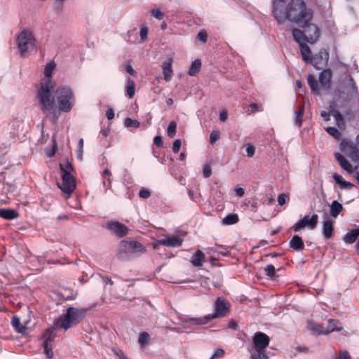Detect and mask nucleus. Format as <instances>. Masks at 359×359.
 <instances>
[{
    "mask_svg": "<svg viewBox=\"0 0 359 359\" xmlns=\"http://www.w3.org/2000/svg\"><path fill=\"white\" fill-rule=\"evenodd\" d=\"M340 148L353 161H359V145L351 141L342 140Z\"/></svg>",
    "mask_w": 359,
    "mask_h": 359,
    "instance_id": "obj_13",
    "label": "nucleus"
},
{
    "mask_svg": "<svg viewBox=\"0 0 359 359\" xmlns=\"http://www.w3.org/2000/svg\"><path fill=\"white\" fill-rule=\"evenodd\" d=\"M201 67V61L200 59H196L191 65L189 70V75L191 76H196Z\"/></svg>",
    "mask_w": 359,
    "mask_h": 359,
    "instance_id": "obj_31",
    "label": "nucleus"
},
{
    "mask_svg": "<svg viewBox=\"0 0 359 359\" xmlns=\"http://www.w3.org/2000/svg\"><path fill=\"white\" fill-rule=\"evenodd\" d=\"M148 27L146 26H142L140 30V35L141 41L143 42L147 39Z\"/></svg>",
    "mask_w": 359,
    "mask_h": 359,
    "instance_id": "obj_47",
    "label": "nucleus"
},
{
    "mask_svg": "<svg viewBox=\"0 0 359 359\" xmlns=\"http://www.w3.org/2000/svg\"><path fill=\"white\" fill-rule=\"evenodd\" d=\"M330 215L332 217H337L343 210V206L337 201H334L330 205Z\"/></svg>",
    "mask_w": 359,
    "mask_h": 359,
    "instance_id": "obj_26",
    "label": "nucleus"
},
{
    "mask_svg": "<svg viewBox=\"0 0 359 359\" xmlns=\"http://www.w3.org/2000/svg\"><path fill=\"white\" fill-rule=\"evenodd\" d=\"M56 67V63L50 61L44 68V77L41 78L36 88V99L41 111H49L55 104V97L53 95L55 83L52 80V74Z\"/></svg>",
    "mask_w": 359,
    "mask_h": 359,
    "instance_id": "obj_1",
    "label": "nucleus"
},
{
    "mask_svg": "<svg viewBox=\"0 0 359 359\" xmlns=\"http://www.w3.org/2000/svg\"><path fill=\"white\" fill-rule=\"evenodd\" d=\"M287 199H288L287 195H286L285 194H281L278 195L277 201H278V204L282 206L286 203V201Z\"/></svg>",
    "mask_w": 359,
    "mask_h": 359,
    "instance_id": "obj_52",
    "label": "nucleus"
},
{
    "mask_svg": "<svg viewBox=\"0 0 359 359\" xmlns=\"http://www.w3.org/2000/svg\"><path fill=\"white\" fill-rule=\"evenodd\" d=\"M190 262L192 264V265L194 266H202V251L201 250H198L194 253V255L192 256Z\"/></svg>",
    "mask_w": 359,
    "mask_h": 359,
    "instance_id": "obj_35",
    "label": "nucleus"
},
{
    "mask_svg": "<svg viewBox=\"0 0 359 359\" xmlns=\"http://www.w3.org/2000/svg\"><path fill=\"white\" fill-rule=\"evenodd\" d=\"M83 312L76 308L69 307L67 309L66 314L60 316L57 320V327L68 330L74 325H76L83 316Z\"/></svg>",
    "mask_w": 359,
    "mask_h": 359,
    "instance_id": "obj_9",
    "label": "nucleus"
},
{
    "mask_svg": "<svg viewBox=\"0 0 359 359\" xmlns=\"http://www.w3.org/2000/svg\"><path fill=\"white\" fill-rule=\"evenodd\" d=\"M265 270V274L266 276L269 277H273L274 276L276 273V269L275 267L272 264H269L266 266V267L264 269Z\"/></svg>",
    "mask_w": 359,
    "mask_h": 359,
    "instance_id": "obj_49",
    "label": "nucleus"
},
{
    "mask_svg": "<svg viewBox=\"0 0 359 359\" xmlns=\"http://www.w3.org/2000/svg\"><path fill=\"white\" fill-rule=\"evenodd\" d=\"M325 130L328 134L334 137L337 140H339L341 138V133L334 127H327L325 128Z\"/></svg>",
    "mask_w": 359,
    "mask_h": 359,
    "instance_id": "obj_41",
    "label": "nucleus"
},
{
    "mask_svg": "<svg viewBox=\"0 0 359 359\" xmlns=\"http://www.w3.org/2000/svg\"><path fill=\"white\" fill-rule=\"evenodd\" d=\"M73 170L72 164L67 161L66 168L60 165L62 182L57 183L58 187L65 194L70 195L76 188V182L70 172Z\"/></svg>",
    "mask_w": 359,
    "mask_h": 359,
    "instance_id": "obj_10",
    "label": "nucleus"
},
{
    "mask_svg": "<svg viewBox=\"0 0 359 359\" xmlns=\"http://www.w3.org/2000/svg\"><path fill=\"white\" fill-rule=\"evenodd\" d=\"M151 191L147 188L142 187L138 193L139 197L142 199H147L151 196Z\"/></svg>",
    "mask_w": 359,
    "mask_h": 359,
    "instance_id": "obj_43",
    "label": "nucleus"
},
{
    "mask_svg": "<svg viewBox=\"0 0 359 359\" xmlns=\"http://www.w3.org/2000/svg\"><path fill=\"white\" fill-rule=\"evenodd\" d=\"M43 348V353L46 355L47 359H51L53 357V352L52 346H42Z\"/></svg>",
    "mask_w": 359,
    "mask_h": 359,
    "instance_id": "obj_48",
    "label": "nucleus"
},
{
    "mask_svg": "<svg viewBox=\"0 0 359 359\" xmlns=\"http://www.w3.org/2000/svg\"><path fill=\"white\" fill-rule=\"evenodd\" d=\"M181 141L180 140H175L174 142H173V144H172V151L173 153L176 154L177 153L180 149V147H181Z\"/></svg>",
    "mask_w": 359,
    "mask_h": 359,
    "instance_id": "obj_53",
    "label": "nucleus"
},
{
    "mask_svg": "<svg viewBox=\"0 0 359 359\" xmlns=\"http://www.w3.org/2000/svg\"><path fill=\"white\" fill-rule=\"evenodd\" d=\"M53 95L55 97L53 109L49 111L42 112L47 116L51 115L53 121L56 122L62 112L69 113L73 109L76 104V97L72 87L65 84L55 87Z\"/></svg>",
    "mask_w": 359,
    "mask_h": 359,
    "instance_id": "obj_3",
    "label": "nucleus"
},
{
    "mask_svg": "<svg viewBox=\"0 0 359 359\" xmlns=\"http://www.w3.org/2000/svg\"><path fill=\"white\" fill-rule=\"evenodd\" d=\"M332 177L333 179L335 180L336 183L339 184L341 187L343 189H350L353 187V184L352 183L344 180L341 175L337 173H334Z\"/></svg>",
    "mask_w": 359,
    "mask_h": 359,
    "instance_id": "obj_30",
    "label": "nucleus"
},
{
    "mask_svg": "<svg viewBox=\"0 0 359 359\" xmlns=\"http://www.w3.org/2000/svg\"><path fill=\"white\" fill-rule=\"evenodd\" d=\"M355 97L359 100L357 83L349 74L345 72L340 76L337 82L332 103L336 106L346 107Z\"/></svg>",
    "mask_w": 359,
    "mask_h": 359,
    "instance_id": "obj_5",
    "label": "nucleus"
},
{
    "mask_svg": "<svg viewBox=\"0 0 359 359\" xmlns=\"http://www.w3.org/2000/svg\"><path fill=\"white\" fill-rule=\"evenodd\" d=\"M292 39L299 47L300 53L304 61L311 59V50L306 43H315L320 36V29L316 24H302L301 29L292 28Z\"/></svg>",
    "mask_w": 359,
    "mask_h": 359,
    "instance_id": "obj_4",
    "label": "nucleus"
},
{
    "mask_svg": "<svg viewBox=\"0 0 359 359\" xmlns=\"http://www.w3.org/2000/svg\"><path fill=\"white\" fill-rule=\"evenodd\" d=\"M55 334L53 330L51 329L46 330L42 335V346H52V343L54 341Z\"/></svg>",
    "mask_w": 359,
    "mask_h": 359,
    "instance_id": "obj_24",
    "label": "nucleus"
},
{
    "mask_svg": "<svg viewBox=\"0 0 359 359\" xmlns=\"http://www.w3.org/2000/svg\"><path fill=\"white\" fill-rule=\"evenodd\" d=\"M135 93V85L134 81L128 78L127 79V83L126 86V95L128 96V97L132 98Z\"/></svg>",
    "mask_w": 359,
    "mask_h": 359,
    "instance_id": "obj_33",
    "label": "nucleus"
},
{
    "mask_svg": "<svg viewBox=\"0 0 359 359\" xmlns=\"http://www.w3.org/2000/svg\"><path fill=\"white\" fill-rule=\"evenodd\" d=\"M176 128L177 123L175 121L170 122L167 130V134L170 137H173L175 135Z\"/></svg>",
    "mask_w": 359,
    "mask_h": 359,
    "instance_id": "obj_42",
    "label": "nucleus"
},
{
    "mask_svg": "<svg viewBox=\"0 0 359 359\" xmlns=\"http://www.w3.org/2000/svg\"><path fill=\"white\" fill-rule=\"evenodd\" d=\"M109 133V128H102L100 132V136H101L102 138H104V137H107Z\"/></svg>",
    "mask_w": 359,
    "mask_h": 359,
    "instance_id": "obj_63",
    "label": "nucleus"
},
{
    "mask_svg": "<svg viewBox=\"0 0 359 359\" xmlns=\"http://www.w3.org/2000/svg\"><path fill=\"white\" fill-rule=\"evenodd\" d=\"M332 114L331 109L330 108V111H322L320 113V116L323 118L325 121H329L330 118V115Z\"/></svg>",
    "mask_w": 359,
    "mask_h": 359,
    "instance_id": "obj_59",
    "label": "nucleus"
},
{
    "mask_svg": "<svg viewBox=\"0 0 359 359\" xmlns=\"http://www.w3.org/2000/svg\"><path fill=\"white\" fill-rule=\"evenodd\" d=\"M245 147L247 156L248 157H252L255 153V147L250 144H245Z\"/></svg>",
    "mask_w": 359,
    "mask_h": 359,
    "instance_id": "obj_50",
    "label": "nucleus"
},
{
    "mask_svg": "<svg viewBox=\"0 0 359 359\" xmlns=\"http://www.w3.org/2000/svg\"><path fill=\"white\" fill-rule=\"evenodd\" d=\"M337 359H351V356L346 351H340Z\"/></svg>",
    "mask_w": 359,
    "mask_h": 359,
    "instance_id": "obj_57",
    "label": "nucleus"
},
{
    "mask_svg": "<svg viewBox=\"0 0 359 359\" xmlns=\"http://www.w3.org/2000/svg\"><path fill=\"white\" fill-rule=\"evenodd\" d=\"M332 77V71L330 69H323L319 74V83L321 88L326 89L329 87Z\"/></svg>",
    "mask_w": 359,
    "mask_h": 359,
    "instance_id": "obj_17",
    "label": "nucleus"
},
{
    "mask_svg": "<svg viewBox=\"0 0 359 359\" xmlns=\"http://www.w3.org/2000/svg\"><path fill=\"white\" fill-rule=\"evenodd\" d=\"M137 39V31L136 29L128 31V38L126 40L129 43H133Z\"/></svg>",
    "mask_w": 359,
    "mask_h": 359,
    "instance_id": "obj_44",
    "label": "nucleus"
},
{
    "mask_svg": "<svg viewBox=\"0 0 359 359\" xmlns=\"http://www.w3.org/2000/svg\"><path fill=\"white\" fill-rule=\"evenodd\" d=\"M273 14L278 22H309L313 15L302 0H291L285 8L282 5L273 8Z\"/></svg>",
    "mask_w": 359,
    "mask_h": 359,
    "instance_id": "obj_2",
    "label": "nucleus"
},
{
    "mask_svg": "<svg viewBox=\"0 0 359 359\" xmlns=\"http://www.w3.org/2000/svg\"><path fill=\"white\" fill-rule=\"evenodd\" d=\"M125 70L126 71V72H128L129 74H130L132 76H135L136 74L135 70L133 69V67L129 62H127L126 64Z\"/></svg>",
    "mask_w": 359,
    "mask_h": 359,
    "instance_id": "obj_55",
    "label": "nucleus"
},
{
    "mask_svg": "<svg viewBox=\"0 0 359 359\" xmlns=\"http://www.w3.org/2000/svg\"><path fill=\"white\" fill-rule=\"evenodd\" d=\"M333 231V225L330 219H326L323 225V233L325 238L331 237Z\"/></svg>",
    "mask_w": 359,
    "mask_h": 359,
    "instance_id": "obj_28",
    "label": "nucleus"
},
{
    "mask_svg": "<svg viewBox=\"0 0 359 359\" xmlns=\"http://www.w3.org/2000/svg\"><path fill=\"white\" fill-rule=\"evenodd\" d=\"M180 320L182 323H188L190 325H198L202 323V320L200 318H192L187 316H180Z\"/></svg>",
    "mask_w": 359,
    "mask_h": 359,
    "instance_id": "obj_32",
    "label": "nucleus"
},
{
    "mask_svg": "<svg viewBox=\"0 0 359 359\" xmlns=\"http://www.w3.org/2000/svg\"><path fill=\"white\" fill-rule=\"evenodd\" d=\"M151 15L157 20H161L164 17V13L158 8L153 9L151 11Z\"/></svg>",
    "mask_w": 359,
    "mask_h": 359,
    "instance_id": "obj_45",
    "label": "nucleus"
},
{
    "mask_svg": "<svg viewBox=\"0 0 359 359\" xmlns=\"http://www.w3.org/2000/svg\"><path fill=\"white\" fill-rule=\"evenodd\" d=\"M111 180H110V178H109V177H104V180H103V187H104L106 189H111Z\"/></svg>",
    "mask_w": 359,
    "mask_h": 359,
    "instance_id": "obj_58",
    "label": "nucleus"
},
{
    "mask_svg": "<svg viewBox=\"0 0 359 359\" xmlns=\"http://www.w3.org/2000/svg\"><path fill=\"white\" fill-rule=\"evenodd\" d=\"M269 337L265 333L257 332L252 337L255 350L251 351L252 359H268L265 349L269 346Z\"/></svg>",
    "mask_w": 359,
    "mask_h": 359,
    "instance_id": "obj_8",
    "label": "nucleus"
},
{
    "mask_svg": "<svg viewBox=\"0 0 359 359\" xmlns=\"http://www.w3.org/2000/svg\"><path fill=\"white\" fill-rule=\"evenodd\" d=\"M359 236V229H351L346 233L344 238V241L346 243H353Z\"/></svg>",
    "mask_w": 359,
    "mask_h": 359,
    "instance_id": "obj_25",
    "label": "nucleus"
},
{
    "mask_svg": "<svg viewBox=\"0 0 359 359\" xmlns=\"http://www.w3.org/2000/svg\"><path fill=\"white\" fill-rule=\"evenodd\" d=\"M183 241L184 239L181 236L172 235L163 239L156 241L154 244V248H156L159 245L177 248L182 245Z\"/></svg>",
    "mask_w": 359,
    "mask_h": 359,
    "instance_id": "obj_16",
    "label": "nucleus"
},
{
    "mask_svg": "<svg viewBox=\"0 0 359 359\" xmlns=\"http://www.w3.org/2000/svg\"><path fill=\"white\" fill-rule=\"evenodd\" d=\"M334 156L339 165L348 173L353 172L352 165L340 153H335Z\"/></svg>",
    "mask_w": 359,
    "mask_h": 359,
    "instance_id": "obj_20",
    "label": "nucleus"
},
{
    "mask_svg": "<svg viewBox=\"0 0 359 359\" xmlns=\"http://www.w3.org/2000/svg\"><path fill=\"white\" fill-rule=\"evenodd\" d=\"M172 59L169 58L167 61L164 62L162 65V72L164 76V79L166 81H170L172 76Z\"/></svg>",
    "mask_w": 359,
    "mask_h": 359,
    "instance_id": "obj_21",
    "label": "nucleus"
},
{
    "mask_svg": "<svg viewBox=\"0 0 359 359\" xmlns=\"http://www.w3.org/2000/svg\"><path fill=\"white\" fill-rule=\"evenodd\" d=\"M228 118L227 111L224 110L219 113V120L224 122Z\"/></svg>",
    "mask_w": 359,
    "mask_h": 359,
    "instance_id": "obj_62",
    "label": "nucleus"
},
{
    "mask_svg": "<svg viewBox=\"0 0 359 359\" xmlns=\"http://www.w3.org/2000/svg\"><path fill=\"white\" fill-rule=\"evenodd\" d=\"M308 84L310 86L311 91L316 94H319V86L318 84V81L316 80V77L312 75L309 74L307 78Z\"/></svg>",
    "mask_w": 359,
    "mask_h": 359,
    "instance_id": "obj_29",
    "label": "nucleus"
},
{
    "mask_svg": "<svg viewBox=\"0 0 359 359\" xmlns=\"http://www.w3.org/2000/svg\"><path fill=\"white\" fill-rule=\"evenodd\" d=\"M124 125L128 128H139L140 123L137 120L132 119L130 118H126L124 121Z\"/></svg>",
    "mask_w": 359,
    "mask_h": 359,
    "instance_id": "obj_40",
    "label": "nucleus"
},
{
    "mask_svg": "<svg viewBox=\"0 0 359 359\" xmlns=\"http://www.w3.org/2000/svg\"><path fill=\"white\" fill-rule=\"evenodd\" d=\"M238 217L237 214H229L222 219V224L224 225H232L237 223Z\"/></svg>",
    "mask_w": 359,
    "mask_h": 359,
    "instance_id": "obj_37",
    "label": "nucleus"
},
{
    "mask_svg": "<svg viewBox=\"0 0 359 359\" xmlns=\"http://www.w3.org/2000/svg\"><path fill=\"white\" fill-rule=\"evenodd\" d=\"M307 327L310 331L315 334L325 335V328L313 320L309 321Z\"/></svg>",
    "mask_w": 359,
    "mask_h": 359,
    "instance_id": "obj_27",
    "label": "nucleus"
},
{
    "mask_svg": "<svg viewBox=\"0 0 359 359\" xmlns=\"http://www.w3.org/2000/svg\"><path fill=\"white\" fill-rule=\"evenodd\" d=\"M154 143L158 147H161L163 144L162 138L161 136L157 135L154 138Z\"/></svg>",
    "mask_w": 359,
    "mask_h": 359,
    "instance_id": "obj_60",
    "label": "nucleus"
},
{
    "mask_svg": "<svg viewBox=\"0 0 359 359\" xmlns=\"http://www.w3.org/2000/svg\"><path fill=\"white\" fill-rule=\"evenodd\" d=\"M238 327L237 323L231 319L229 321V327L231 330H236Z\"/></svg>",
    "mask_w": 359,
    "mask_h": 359,
    "instance_id": "obj_64",
    "label": "nucleus"
},
{
    "mask_svg": "<svg viewBox=\"0 0 359 359\" xmlns=\"http://www.w3.org/2000/svg\"><path fill=\"white\" fill-rule=\"evenodd\" d=\"M318 222V216L317 215L315 214L312 216L305 215L302 219L297 222L291 229L295 232H299L304 228L313 229L316 227Z\"/></svg>",
    "mask_w": 359,
    "mask_h": 359,
    "instance_id": "obj_12",
    "label": "nucleus"
},
{
    "mask_svg": "<svg viewBox=\"0 0 359 359\" xmlns=\"http://www.w3.org/2000/svg\"><path fill=\"white\" fill-rule=\"evenodd\" d=\"M18 212L14 209L0 208V217L3 219L12 220L18 218Z\"/></svg>",
    "mask_w": 359,
    "mask_h": 359,
    "instance_id": "obj_23",
    "label": "nucleus"
},
{
    "mask_svg": "<svg viewBox=\"0 0 359 359\" xmlns=\"http://www.w3.org/2000/svg\"><path fill=\"white\" fill-rule=\"evenodd\" d=\"M224 353L222 348L217 349L208 359H215L222 357Z\"/></svg>",
    "mask_w": 359,
    "mask_h": 359,
    "instance_id": "obj_51",
    "label": "nucleus"
},
{
    "mask_svg": "<svg viewBox=\"0 0 359 359\" xmlns=\"http://www.w3.org/2000/svg\"><path fill=\"white\" fill-rule=\"evenodd\" d=\"M212 173L211 168L209 165L203 167V177H209Z\"/></svg>",
    "mask_w": 359,
    "mask_h": 359,
    "instance_id": "obj_56",
    "label": "nucleus"
},
{
    "mask_svg": "<svg viewBox=\"0 0 359 359\" xmlns=\"http://www.w3.org/2000/svg\"><path fill=\"white\" fill-rule=\"evenodd\" d=\"M304 113V104H302L298 110V111L295 112V117H294V125L297 126L298 127H301L302 124V116Z\"/></svg>",
    "mask_w": 359,
    "mask_h": 359,
    "instance_id": "obj_36",
    "label": "nucleus"
},
{
    "mask_svg": "<svg viewBox=\"0 0 359 359\" xmlns=\"http://www.w3.org/2000/svg\"><path fill=\"white\" fill-rule=\"evenodd\" d=\"M149 339V334L147 332H142L139 335L138 343L140 344L142 347H143L147 344Z\"/></svg>",
    "mask_w": 359,
    "mask_h": 359,
    "instance_id": "obj_39",
    "label": "nucleus"
},
{
    "mask_svg": "<svg viewBox=\"0 0 359 359\" xmlns=\"http://www.w3.org/2000/svg\"><path fill=\"white\" fill-rule=\"evenodd\" d=\"M337 107H338V106L334 105L333 103H332L330 105V108L331 109L332 115L333 116V117L336 121L337 126H338L339 128L343 129L345 126V122H344V118H343V116L341 115V114L338 110L336 109ZM339 107H340L339 106Z\"/></svg>",
    "mask_w": 359,
    "mask_h": 359,
    "instance_id": "obj_19",
    "label": "nucleus"
},
{
    "mask_svg": "<svg viewBox=\"0 0 359 359\" xmlns=\"http://www.w3.org/2000/svg\"><path fill=\"white\" fill-rule=\"evenodd\" d=\"M328 60L329 53L327 50L321 48L317 54L313 56L311 55V60L304 62L311 63L316 69H321L327 65Z\"/></svg>",
    "mask_w": 359,
    "mask_h": 359,
    "instance_id": "obj_14",
    "label": "nucleus"
},
{
    "mask_svg": "<svg viewBox=\"0 0 359 359\" xmlns=\"http://www.w3.org/2000/svg\"><path fill=\"white\" fill-rule=\"evenodd\" d=\"M107 118L109 120H111L114 118V111L111 108H109L106 112Z\"/></svg>",
    "mask_w": 359,
    "mask_h": 359,
    "instance_id": "obj_61",
    "label": "nucleus"
},
{
    "mask_svg": "<svg viewBox=\"0 0 359 359\" xmlns=\"http://www.w3.org/2000/svg\"><path fill=\"white\" fill-rule=\"evenodd\" d=\"M220 133L218 130H213L210 135V143L214 144L219 138Z\"/></svg>",
    "mask_w": 359,
    "mask_h": 359,
    "instance_id": "obj_46",
    "label": "nucleus"
},
{
    "mask_svg": "<svg viewBox=\"0 0 359 359\" xmlns=\"http://www.w3.org/2000/svg\"><path fill=\"white\" fill-rule=\"evenodd\" d=\"M233 193L236 196L242 197L245 194V189L240 187H236L233 189Z\"/></svg>",
    "mask_w": 359,
    "mask_h": 359,
    "instance_id": "obj_54",
    "label": "nucleus"
},
{
    "mask_svg": "<svg viewBox=\"0 0 359 359\" xmlns=\"http://www.w3.org/2000/svg\"><path fill=\"white\" fill-rule=\"evenodd\" d=\"M146 248L140 242L133 240H123L118 244V252L122 259L138 257L144 253Z\"/></svg>",
    "mask_w": 359,
    "mask_h": 359,
    "instance_id": "obj_7",
    "label": "nucleus"
},
{
    "mask_svg": "<svg viewBox=\"0 0 359 359\" xmlns=\"http://www.w3.org/2000/svg\"><path fill=\"white\" fill-rule=\"evenodd\" d=\"M289 246L293 251L296 252L303 250L305 248V245L302 238L298 235H294L290 239L289 242Z\"/></svg>",
    "mask_w": 359,
    "mask_h": 359,
    "instance_id": "obj_18",
    "label": "nucleus"
},
{
    "mask_svg": "<svg viewBox=\"0 0 359 359\" xmlns=\"http://www.w3.org/2000/svg\"><path fill=\"white\" fill-rule=\"evenodd\" d=\"M170 175L181 184H185V179L177 168H169Z\"/></svg>",
    "mask_w": 359,
    "mask_h": 359,
    "instance_id": "obj_34",
    "label": "nucleus"
},
{
    "mask_svg": "<svg viewBox=\"0 0 359 359\" xmlns=\"http://www.w3.org/2000/svg\"><path fill=\"white\" fill-rule=\"evenodd\" d=\"M341 330L342 325L339 320L334 319H330L327 321V327L325 328V335L330 332L341 331Z\"/></svg>",
    "mask_w": 359,
    "mask_h": 359,
    "instance_id": "obj_22",
    "label": "nucleus"
},
{
    "mask_svg": "<svg viewBox=\"0 0 359 359\" xmlns=\"http://www.w3.org/2000/svg\"><path fill=\"white\" fill-rule=\"evenodd\" d=\"M105 228L110 233L116 235L118 238L125 236L128 231V228L127 226L116 220L108 222L105 224Z\"/></svg>",
    "mask_w": 359,
    "mask_h": 359,
    "instance_id": "obj_15",
    "label": "nucleus"
},
{
    "mask_svg": "<svg viewBox=\"0 0 359 359\" xmlns=\"http://www.w3.org/2000/svg\"><path fill=\"white\" fill-rule=\"evenodd\" d=\"M15 42L22 57H27L30 52L36 48V39L32 32L27 29H23L17 35Z\"/></svg>",
    "mask_w": 359,
    "mask_h": 359,
    "instance_id": "obj_6",
    "label": "nucleus"
},
{
    "mask_svg": "<svg viewBox=\"0 0 359 359\" xmlns=\"http://www.w3.org/2000/svg\"><path fill=\"white\" fill-rule=\"evenodd\" d=\"M11 324H12V326L18 331V332H19V333L23 332L24 327L21 325L20 320L18 316H14L12 318Z\"/></svg>",
    "mask_w": 359,
    "mask_h": 359,
    "instance_id": "obj_38",
    "label": "nucleus"
},
{
    "mask_svg": "<svg viewBox=\"0 0 359 359\" xmlns=\"http://www.w3.org/2000/svg\"><path fill=\"white\" fill-rule=\"evenodd\" d=\"M231 309L230 302L224 297H218L215 302V312L203 316V319H211L226 316Z\"/></svg>",
    "mask_w": 359,
    "mask_h": 359,
    "instance_id": "obj_11",
    "label": "nucleus"
}]
</instances>
